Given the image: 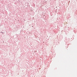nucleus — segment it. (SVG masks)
Listing matches in <instances>:
<instances>
[{"instance_id": "1", "label": "nucleus", "mask_w": 77, "mask_h": 77, "mask_svg": "<svg viewBox=\"0 0 77 77\" xmlns=\"http://www.w3.org/2000/svg\"><path fill=\"white\" fill-rule=\"evenodd\" d=\"M2 33H4V32H2Z\"/></svg>"}, {"instance_id": "2", "label": "nucleus", "mask_w": 77, "mask_h": 77, "mask_svg": "<svg viewBox=\"0 0 77 77\" xmlns=\"http://www.w3.org/2000/svg\"><path fill=\"white\" fill-rule=\"evenodd\" d=\"M32 27H33V26H32Z\"/></svg>"}]
</instances>
